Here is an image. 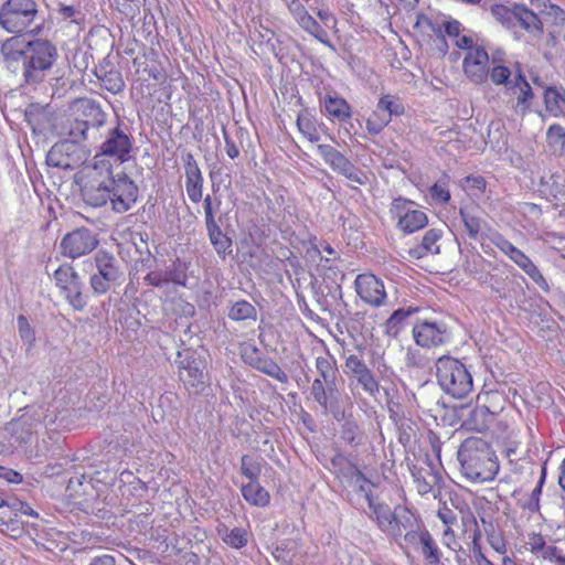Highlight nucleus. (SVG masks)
Here are the masks:
<instances>
[{"instance_id": "1a4fd4ad", "label": "nucleus", "mask_w": 565, "mask_h": 565, "mask_svg": "<svg viewBox=\"0 0 565 565\" xmlns=\"http://www.w3.org/2000/svg\"><path fill=\"white\" fill-rule=\"evenodd\" d=\"M390 213L396 220V227L404 234H413L428 224L427 214L418 209L417 203L405 198L393 200Z\"/></svg>"}, {"instance_id": "dca6fc26", "label": "nucleus", "mask_w": 565, "mask_h": 565, "mask_svg": "<svg viewBox=\"0 0 565 565\" xmlns=\"http://www.w3.org/2000/svg\"><path fill=\"white\" fill-rule=\"evenodd\" d=\"M87 156L88 150L84 147L76 146L72 141H60L50 149L46 162L50 167L72 170L84 163Z\"/></svg>"}, {"instance_id": "4be33fe9", "label": "nucleus", "mask_w": 565, "mask_h": 565, "mask_svg": "<svg viewBox=\"0 0 565 565\" xmlns=\"http://www.w3.org/2000/svg\"><path fill=\"white\" fill-rule=\"evenodd\" d=\"M540 193L556 207L565 210V171L556 170L541 178Z\"/></svg>"}, {"instance_id": "2f4dec72", "label": "nucleus", "mask_w": 565, "mask_h": 565, "mask_svg": "<svg viewBox=\"0 0 565 565\" xmlns=\"http://www.w3.org/2000/svg\"><path fill=\"white\" fill-rule=\"evenodd\" d=\"M459 215L468 233V236L472 239H477L479 233L482 230V226L486 224L482 217L472 206L460 207Z\"/></svg>"}, {"instance_id": "b1692460", "label": "nucleus", "mask_w": 565, "mask_h": 565, "mask_svg": "<svg viewBox=\"0 0 565 565\" xmlns=\"http://www.w3.org/2000/svg\"><path fill=\"white\" fill-rule=\"evenodd\" d=\"M185 190L189 199L193 203H199L203 198V174L191 152L183 157Z\"/></svg>"}, {"instance_id": "338daca9", "label": "nucleus", "mask_w": 565, "mask_h": 565, "mask_svg": "<svg viewBox=\"0 0 565 565\" xmlns=\"http://www.w3.org/2000/svg\"><path fill=\"white\" fill-rule=\"evenodd\" d=\"M544 479H545V468L543 467L542 468V476H541V480L539 482V484L532 490V493H531V497H530V500L529 502L524 505L526 509H529L530 511L534 512V511H537L539 510V501H540V494H541V491H542V484L544 482Z\"/></svg>"}, {"instance_id": "f8f14e48", "label": "nucleus", "mask_w": 565, "mask_h": 565, "mask_svg": "<svg viewBox=\"0 0 565 565\" xmlns=\"http://www.w3.org/2000/svg\"><path fill=\"white\" fill-rule=\"evenodd\" d=\"M412 334L415 343L424 349L437 348L451 341V332L443 321H418Z\"/></svg>"}, {"instance_id": "39448f33", "label": "nucleus", "mask_w": 565, "mask_h": 565, "mask_svg": "<svg viewBox=\"0 0 565 565\" xmlns=\"http://www.w3.org/2000/svg\"><path fill=\"white\" fill-rule=\"evenodd\" d=\"M367 505L371 519L376 522L382 532L395 541L413 527L414 518L407 509L397 508L392 511L387 504L379 502L375 498H370Z\"/></svg>"}, {"instance_id": "13d9d810", "label": "nucleus", "mask_w": 565, "mask_h": 565, "mask_svg": "<svg viewBox=\"0 0 565 565\" xmlns=\"http://www.w3.org/2000/svg\"><path fill=\"white\" fill-rule=\"evenodd\" d=\"M342 438L351 446H358L363 443V434L360 427L353 422L345 423L342 429Z\"/></svg>"}, {"instance_id": "3c124183", "label": "nucleus", "mask_w": 565, "mask_h": 565, "mask_svg": "<svg viewBox=\"0 0 565 565\" xmlns=\"http://www.w3.org/2000/svg\"><path fill=\"white\" fill-rule=\"evenodd\" d=\"M241 471L243 476L249 479V481H257L262 472L259 460L248 455L242 456Z\"/></svg>"}, {"instance_id": "864d4df0", "label": "nucleus", "mask_w": 565, "mask_h": 565, "mask_svg": "<svg viewBox=\"0 0 565 565\" xmlns=\"http://www.w3.org/2000/svg\"><path fill=\"white\" fill-rule=\"evenodd\" d=\"M224 543L234 548H241L247 544V532L241 527L225 530L222 534Z\"/></svg>"}, {"instance_id": "c85d7f7f", "label": "nucleus", "mask_w": 565, "mask_h": 565, "mask_svg": "<svg viewBox=\"0 0 565 565\" xmlns=\"http://www.w3.org/2000/svg\"><path fill=\"white\" fill-rule=\"evenodd\" d=\"M242 495L246 502L254 507L264 508L269 504V492L259 484L258 480L249 481L241 488Z\"/></svg>"}, {"instance_id": "2eb2a0df", "label": "nucleus", "mask_w": 565, "mask_h": 565, "mask_svg": "<svg viewBox=\"0 0 565 565\" xmlns=\"http://www.w3.org/2000/svg\"><path fill=\"white\" fill-rule=\"evenodd\" d=\"M111 209L116 213H125L129 211L138 199V186L126 174L118 173L114 178V183L108 186Z\"/></svg>"}, {"instance_id": "4c0bfd02", "label": "nucleus", "mask_w": 565, "mask_h": 565, "mask_svg": "<svg viewBox=\"0 0 565 565\" xmlns=\"http://www.w3.org/2000/svg\"><path fill=\"white\" fill-rule=\"evenodd\" d=\"M518 3L511 7L497 3L490 9L492 17L505 29L514 31V20L516 14Z\"/></svg>"}, {"instance_id": "423d86ee", "label": "nucleus", "mask_w": 565, "mask_h": 565, "mask_svg": "<svg viewBox=\"0 0 565 565\" xmlns=\"http://www.w3.org/2000/svg\"><path fill=\"white\" fill-rule=\"evenodd\" d=\"M39 19L35 0H6L0 7V25L9 33H21Z\"/></svg>"}, {"instance_id": "72a5a7b5", "label": "nucleus", "mask_w": 565, "mask_h": 565, "mask_svg": "<svg viewBox=\"0 0 565 565\" xmlns=\"http://www.w3.org/2000/svg\"><path fill=\"white\" fill-rule=\"evenodd\" d=\"M508 278L492 277L491 289L504 300L518 298L519 295L523 294L522 286L514 281H507Z\"/></svg>"}, {"instance_id": "a18cd8bd", "label": "nucleus", "mask_w": 565, "mask_h": 565, "mask_svg": "<svg viewBox=\"0 0 565 565\" xmlns=\"http://www.w3.org/2000/svg\"><path fill=\"white\" fill-rule=\"evenodd\" d=\"M297 127L302 136L310 142H318L320 140V136L317 130V121L310 114L305 113L298 115Z\"/></svg>"}, {"instance_id": "de8ad7c7", "label": "nucleus", "mask_w": 565, "mask_h": 565, "mask_svg": "<svg viewBox=\"0 0 565 565\" xmlns=\"http://www.w3.org/2000/svg\"><path fill=\"white\" fill-rule=\"evenodd\" d=\"M461 188L473 199H479L484 192L487 183L481 175H468L460 182Z\"/></svg>"}, {"instance_id": "5fc2aeb1", "label": "nucleus", "mask_w": 565, "mask_h": 565, "mask_svg": "<svg viewBox=\"0 0 565 565\" xmlns=\"http://www.w3.org/2000/svg\"><path fill=\"white\" fill-rule=\"evenodd\" d=\"M516 212L525 218L527 225H535L542 215V210L537 204L522 202L518 204Z\"/></svg>"}, {"instance_id": "393cba45", "label": "nucleus", "mask_w": 565, "mask_h": 565, "mask_svg": "<svg viewBox=\"0 0 565 565\" xmlns=\"http://www.w3.org/2000/svg\"><path fill=\"white\" fill-rule=\"evenodd\" d=\"M179 376L188 388H201L204 385L202 362L193 353L186 355L180 362Z\"/></svg>"}, {"instance_id": "c9c22d12", "label": "nucleus", "mask_w": 565, "mask_h": 565, "mask_svg": "<svg viewBox=\"0 0 565 565\" xmlns=\"http://www.w3.org/2000/svg\"><path fill=\"white\" fill-rule=\"evenodd\" d=\"M546 110L557 117L563 114L562 106H565V88L548 87L544 94Z\"/></svg>"}, {"instance_id": "9d476101", "label": "nucleus", "mask_w": 565, "mask_h": 565, "mask_svg": "<svg viewBox=\"0 0 565 565\" xmlns=\"http://www.w3.org/2000/svg\"><path fill=\"white\" fill-rule=\"evenodd\" d=\"M54 280L68 305L75 311H83L87 296L83 292L84 284L78 273L71 265H61L54 271Z\"/></svg>"}, {"instance_id": "412c9836", "label": "nucleus", "mask_w": 565, "mask_h": 565, "mask_svg": "<svg viewBox=\"0 0 565 565\" xmlns=\"http://www.w3.org/2000/svg\"><path fill=\"white\" fill-rule=\"evenodd\" d=\"M355 291L362 301L381 307L386 302V291L382 279L373 274H360L354 280Z\"/></svg>"}, {"instance_id": "69168bd1", "label": "nucleus", "mask_w": 565, "mask_h": 565, "mask_svg": "<svg viewBox=\"0 0 565 565\" xmlns=\"http://www.w3.org/2000/svg\"><path fill=\"white\" fill-rule=\"evenodd\" d=\"M115 282L116 281L113 280H106L96 274H93L89 278L90 288L97 295L106 294Z\"/></svg>"}, {"instance_id": "79ce46f5", "label": "nucleus", "mask_w": 565, "mask_h": 565, "mask_svg": "<svg viewBox=\"0 0 565 565\" xmlns=\"http://www.w3.org/2000/svg\"><path fill=\"white\" fill-rule=\"evenodd\" d=\"M7 430L15 436L18 440L25 443L33 431V424L30 423V418L26 415H22L11 420L7 426Z\"/></svg>"}, {"instance_id": "a211bd4d", "label": "nucleus", "mask_w": 565, "mask_h": 565, "mask_svg": "<svg viewBox=\"0 0 565 565\" xmlns=\"http://www.w3.org/2000/svg\"><path fill=\"white\" fill-rule=\"evenodd\" d=\"M407 546L419 553L427 565H440L443 553L426 529H408L404 534Z\"/></svg>"}, {"instance_id": "6e6d98bb", "label": "nucleus", "mask_w": 565, "mask_h": 565, "mask_svg": "<svg viewBox=\"0 0 565 565\" xmlns=\"http://www.w3.org/2000/svg\"><path fill=\"white\" fill-rule=\"evenodd\" d=\"M547 142L555 150L563 151L565 149V130L559 125H552L546 132Z\"/></svg>"}, {"instance_id": "5701e85b", "label": "nucleus", "mask_w": 565, "mask_h": 565, "mask_svg": "<svg viewBox=\"0 0 565 565\" xmlns=\"http://www.w3.org/2000/svg\"><path fill=\"white\" fill-rule=\"evenodd\" d=\"M526 545L537 559L547 561L553 565H565L564 552L553 543H547L542 534L531 533Z\"/></svg>"}, {"instance_id": "0e129e2a", "label": "nucleus", "mask_w": 565, "mask_h": 565, "mask_svg": "<svg viewBox=\"0 0 565 565\" xmlns=\"http://www.w3.org/2000/svg\"><path fill=\"white\" fill-rule=\"evenodd\" d=\"M431 198L439 203H448L450 192L448 185L444 181L436 182L429 190Z\"/></svg>"}, {"instance_id": "7ed1b4c3", "label": "nucleus", "mask_w": 565, "mask_h": 565, "mask_svg": "<svg viewBox=\"0 0 565 565\" xmlns=\"http://www.w3.org/2000/svg\"><path fill=\"white\" fill-rule=\"evenodd\" d=\"M458 460L463 475L473 482L491 481L498 471L494 454L481 438H467L458 450Z\"/></svg>"}, {"instance_id": "6ab92c4d", "label": "nucleus", "mask_w": 565, "mask_h": 565, "mask_svg": "<svg viewBox=\"0 0 565 565\" xmlns=\"http://www.w3.org/2000/svg\"><path fill=\"white\" fill-rule=\"evenodd\" d=\"M461 537L468 546L472 563L476 565H494L482 552L481 530L476 516L471 512L461 515Z\"/></svg>"}, {"instance_id": "473e14b6", "label": "nucleus", "mask_w": 565, "mask_h": 565, "mask_svg": "<svg viewBox=\"0 0 565 565\" xmlns=\"http://www.w3.org/2000/svg\"><path fill=\"white\" fill-rule=\"evenodd\" d=\"M324 108L330 117L339 121H344L351 117V107L344 98L327 96L324 99Z\"/></svg>"}, {"instance_id": "8fccbe9b", "label": "nucleus", "mask_w": 565, "mask_h": 565, "mask_svg": "<svg viewBox=\"0 0 565 565\" xmlns=\"http://www.w3.org/2000/svg\"><path fill=\"white\" fill-rule=\"evenodd\" d=\"M376 107H379L381 113L388 114L391 119L393 116H398L404 113L403 104L399 102L398 98L392 95L382 96Z\"/></svg>"}, {"instance_id": "aec40b11", "label": "nucleus", "mask_w": 565, "mask_h": 565, "mask_svg": "<svg viewBox=\"0 0 565 565\" xmlns=\"http://www.w3.org/2000/svg\"><path fill=\"white\" fill-rule=\"evenodd\" d=\"M490 56L482 46L467 52L462 60V71L465 76L473 84L481 85L489 77Z\"/></svg>"}, {"instance_id": "603ef678", "label": "nucleus", "mask_w": 565, "mask_h": 565, "mask_svg": "<svg viewBox=\"0 0 565 565\" xmlns=\"http://www.w3.org/2000/svg\"><path fill=\"white\" fill-rule=\"evenodd\" d=\"M287 10L301 29L303 26L313 25V17L309 14L308 10L300 0L295 1L292 6H290Z\"/></svg>"}, {"instance_id": "37998d69", "label": "nucleus", "mask_w": 565, "mask_h": 565, "mask_svg": "<svg viewBox=\"0 0 565 565\" xmlns=\"http://www.w3.org/2000/svg\"><path fill=\"white\" fill-rule=\"evenodd\" d=\"M254 369L265 373L266 375L281 382L286 383L288 381L287 374L281 370V367L271 359L263 356L262 360L254 361Z\"/></svg>"}, {"instance_id": "ddd939ff", "label": "nucleus", "mask_w": 565, "mask_h": 565, "mask_svg": "<svg viewBox=\"0 0 565 565\" xmlns=\"http://www.w3.org/2000/svg\"><path fill=\"white\" fill-rule=\"evenodd\" d=\"M98 243L97 235L93 231L79 227L67 233L61 239L60 249L63 256L76 259L92 253Z\"/></svg>"}, {"instance_id": "cd10ccee", "label": "nucleus", "mask_w": 565, "mask_h": 565, "mask_svg": "<svg viewBox=\"0 0 565 565\" xmlns=\"http://www.w3.org/2000/svg\"><path fill=\"white\" fill-rule=\"evenodd\" d=\"M96 275L106 280L117 281L121 275L115 256L105 250H98L95 255Z\"/></svg>"}, {"instance_id": "f257e3e1", "label": "nucleus", "mask_w": 565, "mask_h": 565, "mask_svg": "<svg viewBox=\"0 0 565 565\" xmlns=\"http://www.w3.org/2000/svg\"><path fill=\"white\" fill-rule=\"evenodd\" d=\"M0 52L6 67L14 74L20 73L29 85L43 82L58 57L55 44L46 39L24 42L12 36L2 43Z\"/></svg>"}, {"instance_id": "bf43d9fd", "label": "nucleus", "mask_w": 565, "mask_h": 565, "mask_svg": "<svg viewBox=\"0 0 565 565\" xmlns=\"http://www.w3.org/2000/svg\"><path fill=\"white\" fill-rule=\"evenodd\" d=\"M441 542L444 546L456 553V558L459 562V553H463L465 551L462 545L458 542L455 531L450 526H447L444 530Z\"/></svg>"}, {"instance_id": "0eeeda50", "label": "nucleus", "mask_w": 565, "mask_h": 565, "mask_svg": "<svg viewBox=\"0 0 565 565\" xmlns=\"http://www.w3.org/2000/svg\"><path fill=\"white\" fill-rule=\"evenodd\" d=\"M134 138L128 127L121 122L108 128L104 134V140L95 153L103 159L109 160L115 166H120L132 158Z\"/></svg>"}, {"instance_id": "774afa93", "label": "nucleus", "mask_w": 565, "mask_h": 565, "mask_svg": "<svg viewBox=\"0 0 565 565\" xmlns=\"http://www.w3.org/2000/svg\"><path fill=\"white\" fill-rule=\"evenodd\" d=\"M486 263L487 260L479 253H473L467 258L466 270L477 276L479 269L482 268Z\"/></svg>"}, {"instance_id": "f704fd0d", "label": "nucleus", "mask_w": 565, "mask_h": 565, "mask_svg": "<svg viewBox=\"0 0 565 565\" xmlns=\"http://www.w3.org/2000/svg\"><path fill=\"white\" fill-rule=\"evenodd\" d=\"M510 92H512L513 94L519 92L516 97L518 105L522 106L527 105V103L533 97L531 85L527 82L526 77L524 76L520 64L515 65V79Z\"/></svg>"}, {"instance_id": "7c9ffc66", "label": "nucleus", "mask_w": 565, "mask_h": 565, "mask_svg": "<svg viewBox=\"0 0 565 565\" xmlns=\"http://www.w3.org/2000/svg\"><path fill=\"white\" fill-rule=\"evenodd\" d=\"M206 230L216 254L224 259L232 253V239L222 232L217 223L207 225Z\"/></svg>"}, {"instance_id": "a878e982", "label": "nucleus", "mask_w": 565, "mask_h": 565, "mask_svg": "<svg viewBox=\"0 0 565 565\" xmlns=\"http://www.w3.org/2000/svg\"><path fill=\"white\" fill-rule=\"evenodd\" d=\"M521 28L533 38H539L543 32V23L532 10L523 4L516 6L514 31Z\"/></svg>"}, {"instance_id": "20e7f679", "label": "nucleus", "mask_w": 565, "mask_h": 565, "mask_svg": "<svg viewBox=\"0 0 565 565\" xmlns=\"http://www.w3.org/2000/svg\"><path fill=\"white\" fill-rule=\"evenodd\" d=\"M435 367L437 383L448 396L462 399L473 391L472 374L461 360L441 355L436 360Z\"/></svg>"}, {"instance_id": "c03bdc74", "label": "nucleus", "mask_w": 565, "mask_h": 565, "mask_svg": "<svg viewBox=\"0 0 565 565\" xmlns=\"http://www.w3.org/2000/svg\"><path fill=\"white\" fill-rule=\"evenodd\" d=\"M409 312L404 309L395 310L384 323V333L390 338H396L403 330Z\"/></svg>"}, {"instance_id": "680f3d73", "label": "nucleus", "mask_w": 565, "mask_h": 565, "mask_svg": "<svg viewBox=\"0 0 565 565\" xmlns=\"http://www.w3.org/2000/svg\"><path fill=\"white\" fill-rule=\"evenodd\" d=\"M405 364L408 367L424 369L427 365V359L418 349L408 348L405 353Z\"/></svg>"}, {"instance_id": "4d7b16f0", "label": "nucleus", "mask_w": 565, "mask_h": 565, "mask_svg": "<svg viewBox=\"0 0 565 565\" xmlns=\"http://www.w3.org/2000/svg\"><path fill=\"white\" fill-rule=\"evenodd\" d=\"M17 323L21 340L28 345V349H30L35 341L34 330L31 328L26 317L23 315L18 316Z\"/></svg>"}, {"instance_id": "f3484780", "label": "nucleus", "mask_w": 565, "mask_h": 565, "mask_svg": "<svg viewBox=\"0 0 565 565\" xmlns=\"http://www.w3.org/2000/svg\"><path fill=\"white\" fill-rule=\"evenodd\" d=\"M310 394L315 402L319 404L323 414L330 413L338 422L345 416L341 394L334 385H327L321 379H315Z\"/></svg>"}, {"instance_id": "e2e57ef3", "label": "nucleus", "mask_w": 565, "mask_h": 565, "mask_svg": "<svg viewBox=\"0 0 565 565\" xmlns=\"http://www.w3.org/2000/svg\"><path fill=\"white\" fill-rule=\"evenodd\" d=\"M312 26H303L302 30L308 32L309 34L313 35L319 42L331 49L332 51L335 50L334 45L329 41L328 33L320 26V24L312 19Z\"/></svg>"}, {"instance_id": "ea45409f", "label": "nucleus", "mask_w": 565, "mask_h": 565, "mask_svg": "<svg viewBox=\"0 0 565 565\" xmlns=\"http://www.w3.org/2000/svg\"><path fill=\"white\" fill-rule=\"evenodd\" d=\"M97 77L102 86L113 94H118L125 88L121 73L117 70L100 71Z\"/></svg>"}, {"instance_id": "9b49d317", "label": "nucleus", "mask_w": 565, "mask_h": 565, "mask_svg": "<svg viewBox=\"0 0 565 565\" xmlns=\"http://www.w3.org/2000/svg\"><path fill=\"white\" fill-rule=\"evenodd\" d=\"M491 242L519 268H521L543 291L547 292L550 290V286L540 269L521 249L514 246L501 234L493 235Z\"/></svg>"}, {"instance_id": "49530a36", "label": "nucleus", "mask_w": 565, "mask_h": 565, "mask_svg": "<svg viewBox=\"0 0 565 565\" xmlns=\"http://www.w3.org/2000/svg\"><path fill=\"white\" fill-rule=\"evenodd\" d=\"M353 376L363 391L371 397L375 398L380 394V384L369 367H365Z\"/></svg>"}, {"instance_id": "052dcab7", "label": "nucleus", "mask_w": 565, "mask_h": 565, "mask_svg": "<svg viewBox=\"0 0 565 565\" xmlns=\"http://www.w3.org/2000/svg\"><path fill=\"white\" fill-rule=\"evenodd\" d=\"M351 483L354 488L364 494L366 502L370 501V498H373L371 493L373 484L364 477L361 471L356 470L353 472L351 477Z\"/></svg>"}, {"instance_id": "09e8293b", "label": "nucleus", "mask_w": 565, "mask_h": 565, "mask_svg": "<svg viewBox=\"0 0 565 565\" xmlns=\"http://www.w3.org/2000/svg\"><path fill=\"white\" fill-rule=\"evenodd\" d=\"M391 118L388 114L381 113L379 107L370 115L366 119V130L371 135H379L390 122Z\"/></svg>"}, {"instance_id": "58836bf2", "label": "nucleus", "mask_w": 565, "mask_h": 565, "mask_svg": "<svg viewBox=\"0 0 565 565\" xmlns=\"http://www.w3.org/2000/svg\"><path fill=\"white\" fill-rule=\"evenodd\" d=\"M492 413L486 406H478L470 412L469 417L465 420L466 427L472 430L482 431L489 426Z\"/></svg>"}, {"instance_id": "f03ea898", "label": "nucleus", "mask_w": 565, "mask_h": 565, "mask_svg": "<svg viewBox=\"0 0 565 565\" xmlns=\"http://www.w3.org/2000/svg\"><path fill=\"white\" fill-rule=\"evenodd\" d=\"M114 166L109 160L94 156L92 160L84 161L74 175L79 186L83 201L92 207H102L107 204L109 190L114 183Z\"/></svg>"}, {"instance_id": "e433bc0d", "label": "nucleus", "mask_w": 565, "mask_h": 565, "mask_svg": "<svg viewBox=\"0 0 565 565\" xmlns=\"http://www.w3.org/2000/svg\"><path fill=\"white\" fill-rule=\"evenodd\" d=\"M316 370L327 385H334L338 376L335 361L331 356H318L316 359Z\"/></svg>"}, {"instance_id": "6e6552de", "label": "nucleus", "mask_w": 565, "mask_h": 565, "mask_svg": "<svg viewBox=\"0 0 565 565\" xmlns=\"http://www.w3.org/2000/svg\"><path fill=\"white\" fill-rule=\"evenodd\" d=\"M77 109L82 111L83 118H76L71 122L68 128V137L64 141H72L76 146H81L82 141L89 139V134H94L106 122V114L100 106L93 100H81L76 104ZM95 138V135H93Z\"/></svg>"}, {"instance_id": "a19ab883", "label": "nucleus", "mask_w": 565, "mask_h": 565, "mask_svg": "<svg viewBox=\"0 0 565 565\" xmlns=\"http://www.w3.org/2000/svg\"><path fill=\"white\" fill-rule=\"evenodd\" d=\"M228 318L234 321H244L248 319L255 321L257 319V310L250 302L246 300H238L230 308Z\"/></svg>"}, {"instance_id": "bb28decb", "label": "nucleus", "mask_w": 565, "mask_h": 565, "mask_svg": "<svg viewBox=\"0 0 565 565\" xmlns=\"http://www.w3.org/2000/svg\"><path fill=\"white\" fill-rule=\"evenodd\" d=\"M444 232L440 228L428 230L423 238L420 245L412 248L409 254L415 258H423L429 254L437 255L440 253L439 241L443 238Z\"/></svg>"}, {"instance_id": "c756f323", "label": "nucleus", "mask_w": 565, "mask_h": 565, "mask_svg": "<svg viewBox=\"0 0 565 565\" xmlns=\"http://www.w3.org/2000/svg\"><path fill=\"white\" fill-rule=\"evenodd\" d=\"M520 64L519 62L509 64H500L495 66H491L489 68V77L491 82L497 86H504L507 90L512 89V85L515 79V65Z\"/></svg>"}, {"instance_id": "4468645a", "label": "nucleus", "mask_w": 565, "mask_h": 565, "mask_svg": "<svg viewBox=\"0 0 565 565\" xmlns=\"http://www.w3.org/2000/svg\"><path fill=\"white\" fill-rule=\"evenodd\" d=\"M318 153L324 162L339 174L345 177L349 181L364 185L367 182V175L356 168L344 154L330 145H319Z\"/></svg>"}]
</instances>
